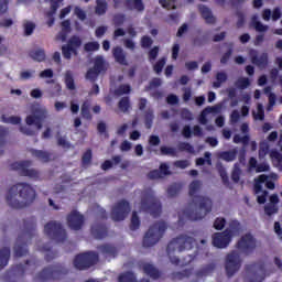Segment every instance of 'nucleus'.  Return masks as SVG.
I'll return each mask as SVG.
<instances>
[{
	"label": "nucleus",
	"instance_id": "62",
	"mask_svg": "<svg viewBox=\"0 0 282 282\" xmlns=\"http://www.w3.org/2000/svg\"><path fill=\"white\" fill-rule=\"evenodd\" d=\"M50 1H51V10L48 11V15L54 17L58 8H61V0H50Z\"/></svg>",
	"mask_w": 282,
	"mask_h": 282
},
{
	"label": "nucleus",
	"instance_id": "19",
	"mask_svg": "<svg viewBox=\"0 0 282 282\" xmlns=\"http://www.w3.org/2000/svg\"><path fill=\"white\" fill-rule=\"evenodd\" d=\"M249 56H250L252 65H256V67H260L262 69H265V67H268V63H269L268 53H262L259 56V52L254 48H251L249 51Z\"/></svg>",
	"mask_w": 282,
	"mask_h": 282
},
{
	"label": "nucleus",
	"instance_id": "56",
	"mask_svg": "<svg viewBox=\"0 0 282 282\" xmlns=\"http://www.w3.org/2000/svg\"><path fill=\"white\" fill-rule=\"evenodd\" d=\"M218 173H219V175H220V177L223 180V184L225 186H230V178L228 177V172H226V167L220 166L218 169Z\"/></svg>",
	"mask_w": 282,
	"mask_h": 282
},
{
	"label": "nucleus",
	"instance_id": "29",
	"mask_svg": "<svg viewBox=\"0 0 282 282\" xmlns=\"http://www.w3.org/2000/svg\"><path fill=\"white\" fill-rule=\"evenodd\" d=\"M213 272H215V263H209L196 271L195 276L196 279H204L210 276Z\"/></svg>",
	"mask_w": 282,
	"mask_h": 282
},
{
	"label": "nucleus",
	"instance_id": "25",
	"mask_svg": "<svg viewBox=\"0 0 282 282\" xmlns=\"http://www.w3.org/2000/svg\"><path fill=\"white\" fill-rule=\"evenodd\" d=\"M97 250L104 254V257H112L116 258L118 256V249L116 246L111 243H104L99 247H97Z\"/></svg>",
	"mask_w": 282,
	"mask_h": 282
},
{
	"label": "nucleus",
	"instance_id": "16",
	"mask_svg": "<svg viewBox=\"0 0 282 282\" xmlns=\"http://www.w3.org/2000/svg\"><path fill=\"white\" fill-rule=\"evenodd\" d=\"M113 9L127 8V10H135L137 12H144V2L142 0H112Z\"/></svg>",
	"mask_w": 282,
	"mask_h": 282
},
{
	"label": "nucleus",
	"instance_id": "11",
	"mask_svg": "<svg viewBox=\"0 0 282 282\" xmlns=\"http://www.w3.org/2000/svg\"><path fill=\"white\" fill-rule=\"evenodd\" d=\"M247 274L249 275L248 282H263L265 280V263L254 262L245 267Z\"/></svg>",
	"mask_w": 282,
	"mask_h": 282
},
{
	"label": "nucleus",
	"instance_id": "44",
	"mask_svg": "<svg viewBox=\"0 0 282 282\" xmlns=\"http://www.w3.org/2000/svg\"><path fill=\"white\" fill-rule=\"evenodd\" d=\"M155 116L153 115V109H148L144 113V124L145 129H151L153 127V119Z\"/></svg>",
	"mask_w": 282,
	"mask_h": 282
},
{
	"label": "nucleus",
	"instance_id": "49",
	"mask_svg": "<svg viewBox=\"0 0 282 282\" xmlns=\"http://www.w3.org/2000/svg\"><path fill=\"white\" fill-rule=\"evenodd\" d=\"M93 158H94V154L91 152V149L86 150V152L82 156V165L89 166V164H91Z\"/></svg>",
	"mask_w": 282,
	"mask_h": 282
},
{
	"label": "nucleus",
	"instance_id": "53",
	"mask_svg": "<svg viewBox=\"0 0 282 282\" xmlns=\"http://www.w3.org/2000/svg\"><path fill=\"white\" fill-rule=\"evenodd\" d=\"M98 76H100V73L95 68H89L86 73V78L87 80H90V83H96L98 80Z\"/></svg>",
	"mask_w": 282,
	"mask_h": 282
},
{
	"label": "nucleus",
	"instance_id": "54",
	"mask_svg": "<svg viewBox=\"0 0 282 282\" xmlns=\"http://www.w3.org/2000/svg\"><path fill=\"white\" fill-rule=\"evenodd\" d=\"M177 149L181 152L186 151V153H195V148L188 142L178 143Z\"/></svg>",
	"mask_w": 282,
	"mask_h": 282
},
{
	"label": "nucleus",
	"instance_id": "39",
	"mask_svg": "<svg viewBox=\"0 0 282 282\" xmlns=\"http://www.w3.org/2000/svg\"><path fill=\"white\" fill-rule=\"evenodd\" d=\"M118 282H138V278L132 271H126L119 274Z\"/></svg>",
	"mask_w": 282,
	"mask_h": 282
},
{
	"label": "nucleus",
	"instance_id": "24",
	"mask_svg": "<svg viewBox=\"0 0 282 282\" xmlns=\"http://www.w3.org/2000/svg\"><path fill=\"white\" fill-rule=\"evenodd\" d=\"M112 56L119 65H129L127 62V53H124V50L121 46H115L112 48Z\"/></svg>",
	"mask_w": 282,
	"mask_h": 282
},
{
	"label": "nucleus",
	"instance_id": "34",
	"mask_svg": "<svg viewBox=\"0 0 282 282\" xmlns=\"http://www.w3.org/2000/svg\"><path fill=\"white\" fill-rule=\"evenodd\" d=\"M268 180V175L261 174L254 180L253 191L256 195H259V193H263V185L265 184Z\"/></svg>",
	"mask_w": 282,
	"mask_h": 282
},
{
	"label": "nucleus",
	"instance_id": "41",
	"mask_svg": "<svg viewBox=\"0 0 282 282\" xmlns=\"http://www.w3.org/2000/svg\"><path fill=\"white\" fill-rule=\"evenodd\" d=\"M193 274V269H185L183 271L173 272L172 278L182 281V279H188Z\"/></svg>",
	"mask_w": 282,
	"mask_h": 282
},
{
	"label": "nucleus",
	"instance_id": "55",
	"mask_svg": "<svg viewBox=\"0 0 282 282\" xmlns=\"http://www.w3.org/2000/svg\"><path fill=\"white\" fill-rule=\"evenodd\" d=\"M161 155H171L172 158H177V151H175V148H169L166 145H162L160 148Z\"/></svg>",
	"mask_w": 282,
	"mask_h": 282
},
{
	"label": "nucleus",
	"instance_id": "30",
	"mask_svg": "<svg viewBox=\"0 0 282 282\" xmlns=\"http://www.w3.org/2000/svg\"><path fill=\"white\" fill-rule=\"evenodd\" d=\"M108 10L109 3H107V0H96L95 14H97V17H105Z\"/></svg>",
	"mask_w": 282,
	"mask_h": 282
},
{
	"label": "nucleus",
	"instance_id": "57",
	"mask_svg": "<svg viewBox=\"0 0 282 282\" xmlns=\"http://www.w3.org/2000/svg\"><path fill=\"white\" fill-rule=\"evenodd\" d=\"M85 52H98L100 50V43L98 42H87L84 45Z\"/></svg>",
	"mask_w": 282,
	"mask_h": 282
},
{
	"label": "nucleus",
	"instance_id": "13",
	"mask_svg": "<svg viewBox=\"0 0 282 282\" xmlns=\"http://www.w3.org/2000/svg\"><path fill=\"white\" fill-rule=\"evenodd\" d=\"M241 269V256L237 251H231L226 256L225 270L227 276H235L237 272Z\"/></svg>",
	"mask_w": 282,
	"mask_h": 282
},
{
	"label": "nucleus",
	"instance_id": "36",
	"mask_svg": "<svg viewBox=\"0 0 282 282\" xmlns=\"http://www.w3.org/2000/svg\"><path fill=\"white\" fill-rule=\"evenodd\" d=\"M238 153L239 151L235 148L232 150L221 152L219 158L225 162H235V160H237Z\"/></svg>",
	"mask_w": 282,
	"mask_h": 282
},
{
	"label": "nucleus",
	"instance_id": "47",
	"mask_svg": "<svg viewBox=\"0 0 282 282\" xmlns=\"http://www.w3.org/2000/svg\"><path fill=\"white\" fill-rule=\"evenodd\" d=\"M159 3L164 10H177V0H159Z\"/></svg>",
	"mask_w": 282,
	"mask_h": 282
},
{
	"label": "nucleus",
	"instance_id": "6",
	"mask_svg": "<svg viewBox=\"0 0 282 282\" xmlns=\"http://www.w3.org/2000/svg\"><path fill=\"white\" fill-rule=\"evenodd\" d=\"M166 228L169 227L164 221L154 223L143 237V248H152V246H155V243H158V241H160V239L164 237Z\"/></svg>",
	"mask_w": 282,
	"mask_h": 282
},
{
	"label": "nucleus",
	"instance_id": "37",
	"mask_svg": "<svg viewBox=\"0 0 282 282\" xmlns=\"http://www.w3.org/2000/svg\"><path fill=\"white\" fill-rule=\"evenodd\" d=\"M93 69H95L99 74H102V72H107V64L105 62V57L100 55L96 56Z\"/></svg>",
	"mask_w": 282,
	"mask_h": 282
},
{
	"label": "nucleus",
	"instance_id": "18",
	"mask_svg": "<svg viewBox=\"0 0 282 282\" xmlns=\"http://www.w3.org/2000/svg\"><path fill=\"white\" fill-rule=\"evenodd\" d=\"M39 265H40L39 260L33 258L31 260H26L24 264H22V263L17 264L13 268V272L15 274H19L20 276H23V274H25V272H31V274H32V271L36 270V268H39Z\"/></svg>",
	"mask_w": 282,
	"mask_h": 282
},
{
	"label": "nucleus",
	"instance_id": "28",
	"mask_svg": "<svg viewBox=\"0 0 282 282\" xmlns=\"http://www.w3.org/2000/svg\"><path fill=\"white\" fill-rule=\"evenodd\" d=\"M225 231L228 232L231 239L232 237H239L241 232V223H239V220H231L229 223V228L225 229Z\"/></svg>",
	"mask_w": 282,
	"mask_h": 282
},
{
	"label": "nucleus",
	"instance_id": "63",
	"mask_svg": "<svg viewBox=\"0 0 282 282\" xmlns=\"http://www.w3.org/2000/svg\"><path fill=\"white\" fill-rule=\"evenodd\" d=\"M180 191H182V187L178 186V185H171L169 188H167V195L169 197H176V195H180Z\"/></svg>",
	"mask_w": 282,
	"mask_h": 282
},
{
	"label": "nucleus",
	"instance_id": "31",
	"mask_svg": "<svg viewBox=\"0 0 282 282\" xmlns=\"http://www.w3.org/2000/svg\"><path fill=\"white\" fill-rule=\"evenodd\" d=\"M219 111V107L217 106H208L206 107L199 116V123L200 124H208V118H206L208 116V113H217Z\"/></svg>",
	"mask_w": 282,
	"mask_h": 282
},
{
	"label": "nucleus",
	"instance_id": "40",
	"mask_svg": "<svg viewBox=\"0 0 282 282\" xmlns=\"http://www.w3.org/2000/svg\"><path fill=\"white\" fill-rule=\"evenodd\" d=\"M113 94L116 96H124V95L131 94V85L121 84L115 89Z\"/></svg>",
	"mask_w": 282,
	"mask_h": 282
},
{
	"label": "nucleus",
	"instance_id": "23",
	"mask_svg": "<svg viewBox=\"0 0 282 282\" xmlns=\"http://www.w3.org/2000/svg\"><path fill=\"white\" fill-rule=\"evenodd\" d=\"M198 12L207 25H215L217 23V18L213 15V10L207 6L198 4Z\"/></svg>",
	"mask_w": 282,
	"mask_h": 282
},
{
	"label": "nucleus",
	"instance_id": "21",
	"mask_svg": "<svg viewBox=\"0 0 282 282\" xmlns=\"http://www.w3.org/2000/svg\"><path fill=\"white\" fill-rule=\"evenodd\" d=\"M90 234L95 239H105L109 236V228L106 224L96 221L90 227Z\"/></svg>",
	"mask_w": 282,
	"mask_h": 282
},
{
	"label": "nucleus",
	"instance_id": "20",
	"mask_svg": "<svg viewBox=\"0 0 282 282\" xmlns=\"http://www.w3.org/2000/svg\"><path fill=\"white\" fill-rule=\"evenodd\" d=\"M232 238L228 235V231L216 232L213 235V246L215 248H228Z\"/></svg>",
	"mask_w": 282,
	"mask_h": 282
},
{
	"label": "nucleus",
	"instance_id": "32",
	"mask_svg": "<svg viewBox=\"0 0 282 282\" xmlns=\"http://www.w3.org/2000/svg\"><path fill=\"white\" fill-rule=\"evenodd\" d=\"M91 102L89 100H85L82 104V108H80V113H82V118H84V120H94V116L91 115Z\"/></svg>",
	"mask_w": 282,
	"mask_h": 282
},
{
	"label": "nucleus",
	"instance_id": "60",
	"mask_svg": "<svg viewBox=\"0 0 282 282\" xmlns=\"http://www.w3.org/2000/svg\"><path fill=\"white\" fill-rule=\"evenodd\" d=\"M152 45H153V39H151V36L143 35L141 37V47L143 50H149V47H151Z\"/></svg>",
	"mask_w": 282,
	"mask_h": 282
},
{
	"label": "nucleus",
	"instance_id": "17",
	"mask_svg": "<svg viewBox=\"0 0 282 282\" xmlns=\"http://www.w3.org/2000/svg\"><path fill=\"white\" fill-rule=\"evenodd\" d=\"M67 226L70 230H83L85 226V216L77 210H73L67 215Z\"/></svg>",
	"mask_w": 282,
	"mask_h": 282
},
{
	"label": "nucleus",
	"instance_id": "45",
	"mask_svg": "<svg viewBox=\"0 0 282 282\" xmlns=\"http://www.w3.org/2000/svg\"><path fill=\"white\" fill-rule=\"evenodd\" d=\"M231 180L235 184H239V180H241V167L239 166V163L234 164Z\"/></svg>",
	"mask_w": 282,
	"mask_h": 282
},
{
	"label": "nucleus",
	"instance_id": "26",
	"mask_svg": "<svg viewBox=\"0 0 282 282\" xmlns=\"http://www.w3.org/2000/svg\"><path fill=\"white\" fill-rule=\"evenodd\" d=\"M142 270L144 274H147L148 276H150V279H153L154 281H158V279L162 276V273H160V270H158V268H155L151 263H144L142 267Z\"/></svg>",
	"mask_w": 282,
	"mask_h": 282
},
{
	"label": "nucleus",
	"instance_id": "64",
	"mask_svg": "<svg viewBox=\"0 0 282 282\" xmlns=\"http://www.w3.org/2000/svg\"><path fill=\"white\" fill-rule=\"evenodd\" d=\"M226 227V218H216L214 221V228L215 230H224Z\"/></svg>",
	"mask_w": 282,
	"mask_h": 282
},
{
	"label": "nucleus",
	"instance_id": "8",
	"mask_svg": "<svg viewBox=\"0 0 282 282\" xmlns=\"http://www.w3.org/2000/svg\"><path fill=\"white\" fill-rule=\"evenodd\" d=\"M44 232L56 243H65L67 241V230L63 227V224L51 220L44 226Z\"/></svg>",
	"mask_w": 282,
	"mask_h": 282
},
{
	"label": "nucleus",
	"instance_id": "61",
	"mask_svg": "<svg viewBox=\"0 0 282 282\" xmlns=\"http://www.w3.org/2000/svg\"><path fill=\"white\" fill-rule=\"evenodd\" d=\"M164 65H166V58H161L159 59L154 66H153V69L156 74H162V70L164 69Z\"/></svg>",
	"mask_w": 282,
	"mask_h": 282
},
{
	"label": "nucleus",
	"instance_id": "43",
	"mask_svg": "<svg viewBox=\"0 0 282 282\" xmlns=\"http://www.w3.org/2000/svg\"><path fill=\"white\" fill-rule=\"evenodd\" d=\"M118 107L120 111L127 113V111L131 109V100L129 99V97H122L118 102Z\"/></svg>",
	"mask_w": 282,
	"mask_h": 282
},
{
	"label": "nucleus",
	"instance_id": "1",
	"mask_svg": "<svg viewBox=\"0 0 282 282\" xmlns=\"http://www.w3.org/2000/svg\"><path fill=\"white\" fill-rule=\"evenodd\" d=\"M199 188H202L200 181H193L189 184L188 195L192 197L191 206L194 208H186L183 212V215H185L186 219H189V221H199L213 210V200L206 196L197 195Z\"/></svg>",
	"mask_w": 282,
	"mask_h": 282
},
{
	"label": "nucleus",
	"instance_id": "48",
	"mask_svg": "<svg viewBox=\"0 0 282 282\" xmlns=\"http://www.w3.org/2000/svg\"><path fill=\"white\" fill-rule=\"evenodd\" d=\"M24 35L32 36L34 34V30H36V24L34 22L26 21L23 23Z\"/></svg>",
	"mask_w": 282,
	"mask_h": 282
},
{
	"label": "nucleus",
	"instance_id": "14",
	"mask_svg": "<svg viewBox=\"0 0 282 282\" xmlns=\"http://www.w3.org/2000/svg\"><path fill=\"white\" fill-rule=\"evenodd\" d=\"M129 213H131V205L129 204V200L121 199L113 206L111 210V218L113 221H124Z\"/></svg>",
	"mask_w": 282,
	"mask_h": 282
},
{
	"label": "nucleus",
	"instance_id": "15",
	"mask_svg": "<svg viewBox=\"0 0 282 282\" xmlns=\"http://www.w3.org/2000/svg\"><path fill=\"white\" fill-rule=\"evenodd\" d=\"M236 247L242 254H252L257 250V239L252 234H246L238 240Z\"/></svg>",
	"mask_w": 282,
	"mask_h": 282
},
{
	"label": "nucleus",
	"instance_id": "52",
	"mask_svg": "<svg viewBox=\"0 0 282 282\" xmlns=\"http://www.w3.org/2000/svg\"><path fill=\"white\" fill-rule=\"evenodd\" d=\"M268 153H270V144L267 141L260 142V148L258 152L259 158H265Z\"/></svg>",
	"mask_w": 282,
	"mask_h": 282
},
{
	"label": "nucleus",
	"instance_id": "2",
	"mask_svg": "<svg viewBox=\"0 0 282 282\" xmlns=\"http://www.w3.org/2000/svg\"><path fill=\"white\" fill-rule=\"evenodd\" d=\"M6 199L11 208L21 210L36 199V191L28 183H18L9 188Z\"/></svg>",
	"mask_w": 282,
	"mask_h": 282
},
{
	"label": "nucleus",
	"instance_id": "7",
	"mask_svg": "<svg viewBox=\"0 0 282 282\" xmlns=\"http://www.w3.org/2000/svg\"><path fill=\"white\" fill-rule=\"evenodd\" d=\"M68 270L63 267V264L57 263L55 265H50L44 268L36 276L35 281L46 282V281H61L63 276L68 274Z\"/></svg>",
	"mask_w": 282,
	"mask_h": 282
},
{
	"label": "nucleus",
	"instance_id": "50",
	"mask_svg": "<svg viewBox=\"0 0 282 282\" xmlns=\"http://www.w3.org/2000/svg\"><path fill=\"white\" fill-rule=\"evenodd\" d=\"M140 228V217L138 212H133L130 221V230H138Z\"/></svg>",
	"mask_w": 282,
	"mask_h": 282
},
{
	"label": "nucleus",
	"instance_id": "51",
	"mask_svg": "<svg viewBox=\"0 0 282 282\" xmlns=\"http://www.w3.org/2000/svg\"><path fill=\"white\" fill-rule=\"evenodd\" d=\"M1 122H4L6 124H21V117H6V115L1 116Z\"/></svg>",
	"mask_w": 282,
	"mask_h": 282
},
{
	"label": "nucleus",
	"instance_id": "42",
	"mask_svg": "<svg viewBox=\"0 0 282 282\" xmlns=\"http://www.w3.org/2000/svg\"><path fill=\"white\" fill-rule=\"evenodd\" d=\"M65 85L70 91L76 89V84L74 83V75L72 74V70H67L65 73Z\"/></svg>",
	"mask_w": 282,
	"mask_h": 282
},
{
	"label": "nucleus",
	"instance_id": "10",
	"mask_svg": "<svg viewBox=\"0 0 282 282\" xmlns=\"http://www.w3.org/2000/svg\"><path fill=\"white\" fill-rule=\"evenodd\" d=\"M31 166H32V161L13 162L10 164L11 171H19L22 177L39 180V177H41V173H39V171L34 169H30Z\"/></svg>",
	"mask_w": 282,
	"mask_h": 282
},
{
	"label": "nucleus",
	"instance_id": "4",
	"mask_svg": "<svg viewBox=\"0 0 282 282\" xmlns=\"http://www.w3.org/2000/svg\"><path fill=\"white\" fill-rule=\"evenodd\" d=\"M195 238L187 235H180L172 239L167 247V257L173 265H180V259L175 257V252H184V250H193Z\"/></svg>",
	"mask_w": 282,
	"mask_h": 282
},
{
	"label": "nucleus",
	"instance_id": "33",
	"mask_svg": "<svg viewBox=\"0 0 282 282\" xmlns=\"http://www.w3.org/2000/svg\"><path fill=\"white\" fill-rule=\"evenodd\" d=\"M10 262V247L0 249V270H3Z\"/></svg>",
	"mask_w": 282,
	"mask_h": 282
},
{
	"label": "nucleus",
	"instance_id": "58",
	"mask_svg": "<svg viewBox=\"0 0 282 282\" xmlns=\"http://www.w3.org/2000/svg\"><path fill=\"white\" fill-rule=\"evenodd\" d=\"M238 89H248L250 87V79L248 77H241L236 82Z\"/></svg>",
	"mask_w": 282,
	"mask_h": 282
},
{
	"label": "nucleus",
	"instance_id": "22",
	"mask_svg": "<svg viewBox=\"0 0 282 282\" xmlns=\"http://www.w3.org/2000/svg\"><path fill=\"white\" fill-rule=\"evenodd\" d=\"M279 195L272 194L269 197V204L264 205V215L267 217H272V215H276L279 213Z\"/></svg>",
	"mask_w": 282,
	"mask_h": 282
},
{
	"label": "nucleus",
	"instance_id": "35",
	"mask_svg": "<svg viewBox=\"0 0 282 282\" xmlns=\"http://www.w3.org/2000/svg\"><path fill=\"white\" fill-rule=\"evenodd\" d=\"M25 122L29 127H32V124H34L36 129H43V119H41L40 116L29 115L25 118Z\"/></svg>",
	"mask_w": 282,
	"mask_h": 282
},
{
	"label": "nucleus",
	"instance_id": "3",
	"mask_svg": "<svg viewBox=\"0 0 282 282\" xmlns=\"http://www.w3.org/2000/svg\"><path fill=\"white\" fill-rule=\"evenodd\" d=\"M33 237H36L35 217L24 219V231L18 237L13 248L15 257H25V254H28V243H30Z\"/></svg>",
	"mask_w": 282,
	"mask_h": 282
},
{
	"label": "nucleus",
	"instance_id": "5",
	"mask_svg": "<svg viewBox=\"0 0 282 282\" xmlns=\"http://www.w3.org/2000/svg\"><path fill=\"white\" fill-rule=\"evenodd\" d=\"M141 210L150 213L152 217H160L162 215V203L155 197L153 191L147 189L142 193Z\"/></svg>",
	"mask_w": 282,
	"mask_h": 282
},
{
	"label": "nucleus",
	"instance_id": "27",
	"mask_svg": "<svg viewBox=\"0 0 282 282\" xmlns=\"http://www.w3.org/2000/svg\"><path fill=\"white\" fill-rule=\"evenodd\" d=\"M30 153L32 154L33 158H36V160H40V162L47 163L50 162V160H52V154L47 151L31 149Z\"/></svg>",
	"mask_w": 282,
	"mask_h": 282
},
{
	"label": "nucleus",
	"instance_id": "9",
	"mask_svg": "<svg viewBox=\"0 0 282 282\" xmlns=\"http://www.w3.org/2000/svg\"><path fill=\"white\" fill-rule=\"evenodd\" d=\"M98 253L95 251L79 253L74 259V267L76 270H89V268L98 263Z\"/></svg>",
	"mask_w": 282,
	"mask_h": 282
},
{
	"label": "nucleus",
	"instance_id": "46",
	"mask_svg": "<svg viewBox=\"0 0 282 282\" xmlns=\"http://www.w3.org/2000/svg\"><path fill=\"white\" fill-rule=\"evenodd\" d=\"M210 152H205L204 158L196 159V166H204V164H208V166L213 165V160L210 159Z\"/></svg>",
	"mask_w": 282,
	"mask_h": 282
},
{
	"label": "nucleus",
	"instance_id": "12",
	"mask_svg": "<svg viewBox=\"0 0 282 282\" xmlns=\"http://www.w3.org/2000/svg\"><path fill=\"white\" fill-rule=\"evenodd\" d=\"M83 46V40L78 35H73L68 39L67 43L62 46V56L66 61H72L73 56H78V48Z\"/></svg>",
	"mask_w": 282,
	"mask_h": 282
},
{
	"label": "nucleus",
	"instance_id": "38",
	"mask_svg": "<svg viewBox=\"0 0 282 282\" xmlns=\"http://www.w3.org/2000/svg\"><path fill=\"white\" fill-rule=\"evenodd\" d=\"M29 56L33 61H36V63H43V61H45L46 58L45 50L37 48V50L30 51Z\"/></svg>",
	"mask_w": 282,
	"mask_h": 282
},
{
	"label": "nucleus",
	"instance_id": "59",
	"mask_svg": "<svg viewBox=\"0 0 282 282\" xmlns=\"http://www.w3.org/2000/svg\"><path fill=\"white\" fill-rule=\"evenodd\" d=\"M271 158H273L279 171H282V154L279 151H272Z\"/></svg>",
	"mask_w": 282,
	"mask_h": 282
}]
</instances>
